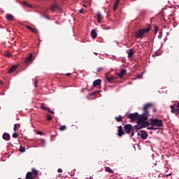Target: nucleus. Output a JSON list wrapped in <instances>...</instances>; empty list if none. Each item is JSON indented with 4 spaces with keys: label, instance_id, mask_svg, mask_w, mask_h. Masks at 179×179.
Masks as SVG:
<instances>
[{
    "label": "nucleus",
    "instance_id": "f257e3e1",
    "mask_svg": "<svg viewBox=\"0 0 179 179\" xmlns=\"http://www.w3.org/2000/svg\"><path fill=\"white\" fill-rule=\"evenodd\" d=\"M150 115L149 113H146L145 112H143L141 115L138 114L137 125L138 127H139L140 129H142V128H145V127H149V125H150V123H149V122H147L148 118Z\"/></svg>",
    "mask_w": 179,
    "mask_h": 179
},
{
    "label": "nucleus",
    "instance_id": "72a5a7b5",
    "mask_svg": "<svg viewBox=\"0 0 179 179\" xmlns=\"http://www.w3.org/2000/svg\"><path fill=\"white\" fill-rule=\"evenodd\" d=\"M4 56L6 57L7 58H10V55L8 52L4 53Z\"/></svg>",
    "mask_w": 179,
    "mask_h": 179
},
{
    "label": "nucleus",
    "instance_id": "37998d69",
    "mask_svg": "<svg viewBox=\"0 0 179 179\" xmlns=\"http://www.w3.org/2000/svg\"><path fill=\"white\" fill-rule=\"evenodd\" d=\"M148 129H155L153 126H152L151 127H148Z\"/></svg>",
    "mask_w": 179,
    "mask_h": 179
},
{
    "label": "nucleus",
    "instance_id": "dca6fc26",
    "mask_svg": "<svg viewBox=\"0 0 179 179\" xmlns=\"http://www.w3.org/2000/svg\"><path fill=\"white\" fill-rule=\"evenodd\" d=\"M96 17L97 19L98 23H101V20H103V16H101V14H100V13H98L96 15Z\"/></svg>",
    "mask_w": 179,
    "mask_h": 179
},
{
    "label": "nucleus",
    "instance_id": "20e7f679",
    "mask_svg": "<svg viewBox=\"0 0 179 179\" xmlns=\"http://www.w3.org/2000/svg\"><path fill=\"white\" fill-rule=\"evenodd\" d=\"M150 124L152 127H163V121L159 119H151Z\"/></svg>",
    "mask_w": 179,
    "mask_h": 179
},
{
    "label": "nucleus",
    "instance_id": "e433bc0d",
    "mask_svg": "<svg viewBox=\"0 0 179 179\" xmlns=\"http://www.w3.org/2000/svg\"><path fill=\"white\" fill-rule=\"evenodd\" d=\"M17 136H18L17 133H14V134H13V138H17Z\"/></svg>",
    "mask_w": 179,
    "mask_h": 179
},
{
    "label": "nucleus",
    "instance_id": "6ab92c4d",
    "mask_svg": "<svg viewBox=\"0 0 179 179\" xmlns=\"http://www.w3.org/2000/svg\"><path fill=\"white\" fill-rule=\"evenodd\" d=\"M91 37L92 38H96L97 37V32H96V29H92Z\"/></svg>",
    "mask_w": 179,
    "mask_h": 179
},
{
    "label": "nucleus",
    "instance_id": "6e6d98bb",
    "mask_svg": "<svg viewBox=\"0 0 179 179\" xmlns=\"http://www.w3.org/2000/svg\"><path fill=\"white\" fill-rule=\"evenodd\" d=\"M46 19H48V17H46Z\"/></svg>",
    "mask_w": 179,
    "mask_h": 179
},
{
    "label": "nucleus",
    "instance_id": "5701e85b",
    "mask_svg": "<svg viewBox=\"0 0 179 179\" xmlns=\"http://www.w3.org/2000/svg\"><path fill=\"white\" fill-rule=\"evenodd\" d=\"M105 170L106 171H107L108 173H111L112 174H114V171H113V169H111L110 167L108 166H106L105 167Z\"/></svg>",
    "mask_w": 179,
    "mask_h": 179
},
{
    "label": "nucleus",
    "instance_id": "2f4dec72",
    "mask_svg": "<svg viewBox=\"0 0 179 179\" xmlns=\"http://www.w3.org/2000/svg\"><path fill=\"white\" fill-rule=\"evenodd\" d=\"M59 129L60 131H65V129H66V126L62 125V126H61V127L59 128Z\"/></svg>",
    "mask_w": 179,
    "mask_h": 179
},
{
    "label": "nucleus",
    "instance_id": "864d4df0",
    "mask_svg": "<svg viewBox=\"0 0 179 179\" xmlns=\"http://www.w3.org/2000/svg\"><path fill=\"white\" fill-rule=\"evenodd\" d=\"M153 111H154V113H156V109H154Z\"/></svg>",
    "mask_w": 179,
    "mask_h": 179
},
{
    "label": "nucleus",
    "instance_id": "393cba45",
    "mask_svg": "<svg viewBox=\"0 0 179 179\" xmlns=\"http://www.w3.org/2000/svg\"><path fill=\"white\" fill-rule=\"evenodd\" d=\"M33 176H31V173L30 172H28L27 174H26V179H33Z\"/></svg>",
    "mask_w": 179,
    "mask_h": 179
},
{
    "label": "nucleus",
    "instance_id": "4c0bfd02",
    "mask_svg": "<svg viewBox=\"0 0 179 179\" xmlns=\"http://www.w3.org/2000/svg\"><path fill=\"white\" fill-rule=\"evenodd\" d=\"M170 108H171V113H172V111L173 110H174L176 108H174V105H171V106H170Z\"/></svg>",
    "mask_w": 179,
    "mask_h": 179
},
{
    "label": "nucleus",
    "instance_id": "09e8293b",
    "mask_svg": "<svg viewBox=\"0 0 179 179\" xmlns=\"http://www.w3.org/2000/svg\"><path fill=\"white\" fill-rule=\"evenodd\" d=\"M83 6H84L85 8H87V6L86 4H83Z\"/></svg>",
    "mask_w": 179,
    "mask_h": 179
},
{
    "label": "nucleus",
    "instance_id": "f03ea898",
    "mask_svg": "<svg viewBox=\"0 0 179 179\" xmlns=\"http://www.w3.org/2000/svg\"><path fill=\"white\" fill-rule=\"evenodd\" d=\"M139 129H141L138 125H135L134 127H132L131 124L124 125V131L126 134H130L131 136H134V135H135V132H138Z\"/></svg>",
    "mask_w": 179,
    "mask_h": 179
},
{
    "label": "nucleus",
    "instance_id": "a878e982",
    "mask_svg": "<svg viewBox=\"0 0 179 179\" xmlns=\"http://www.w3.org/2000/svg\"><path fill=\"white\" fill-rule=\"evenodd\" d=\"M144 73H145V71H143L141 73L138 74L136 76V79H142V78H143Z\"/></svg>",
    "mask_w": 179,
    "mask_h": 179
},
{
    "label": "nucleus",
    "instance_id": "473e14b6",
    "mask_svg": "<svg viewBox=\"0 0 179 179\" xmlns=\"http://www.w3.org/2000/svg\"><path fill=\"white\" fill-rule=\"evenodd\" d=\"M46 118L48 121H51L52 120V117L49 114H47Z\"/></svg>",
    "mask_w": 179,
    "mask_h": 179
},
{
    "label": "nucleus",
    "instance_id": "ea45409f",
    "mask_svg": "<svg viewBox=\"0 0 179 179\" xmlns=\"http://www.w3.org/2000/svg\"><path fill=\"white\" fill-rule=\"evenodd\" d=\"M41 143L45 144V140L41 139Z\"/></svg>",
    "mask_w": 179,
    "mask_h": 179
},
{
    "label": "nucleus",
    "instance_id": "8fccbe9b",
    "mask_svg": "<svg viewBox=\"0 0 179 179\" xmlns=\"http://www.w3.org/2000/svg\"><path fill=\"white\" fill-rule=\"evenodd\" d=\"M177 108L179 109V102L177 104Z\"/></svg>",
    "mask_w": 179,
    "mask_h": 179
},
{
    "label": "nucleus",
    "instance_id": "7ed1b4c3",
    "mask_svg": "<svg viewBox=\"0 0 179 179\" xmlns=\"http://www.w3.org/2000/svg\"><path fill=\"white\" fill-rule=\"evenodd\" d=\"M150 29H152V26L150 24H148L147 26V28H143L141 29H139L136 33V37L137 38H143V35L145 34V33H148V31H150Z\"/></svg>",
    "mask_w": 179,
    "mask_h": 179
},
{
    "label": "nucleus",
    "instance_id": "9b49d317",
    "mask_svg": "<svg viewBox=\"0 0 179 179\" xmlns=\"http://www.w3.org/2000/svg\"><path fill=\"white\" fill-rule=\"evenodd\" d=\"M27 29L35 34H38V30H37L36 28H33L32 27L28 25L27 26Z\"/></svg>",
    "mask_w": 179,
    "mask_h": 179
},
{
    "label": "nucleus",
    "instance_id": "9d476101",
    "mask_svg": "<svg viewBox=\"0 0 179 179\" xmlns=\"http://www.w3.org/2000/svg\"><path fill=\"white\" fill-rule=\"evenodd\" d=\"M117 135L120 138H121L122 135H125V132L124 131V130H122V126L118 127Z\"/></svg>",
    "mask_w": 179,
    "mask_h": 179
},
{
    "label": "nucleus",
    "instance_id": "a19ab883",
    "mask_svg": "<svg viewBox=\"0 0 179 179\" xmlns=\"http://www.w3.org/2000/svg\"><path fill=\"white\" fill-rule=\"evenodd\" d=\"M57 172H58V173H62V169H59L57 170Z\"/></svg>",
    "mask_w": 179,
    "mask_h": 179
},
{
    "label": "nucleus",
    "instance_id": "4be33fe9",
    "mask_svg": "<svg viewBox=\"0 0 179 179\" xmlns=\"http://www.w3.org/2000/svg\"><path fill=\"white\" fill-rule=\"evenodd\" d=\"M6 19H7L8 20H13L14 17L13 15H12V14H7L6 15Z\"/></svg>",
    "mask_w": 179,
    "mask_h": 179
},
{
    "label": "nucleus",
    "instance_id": "3c124183",
    "mask_svg": "<svg viewBox=\"0 0 179 179\" xmlns=\"http://www.w3.org/2000/svg\"><path fill=\"white\" fill-rule=\"evenodd\" d=\"M95 55H98L99 54L97 52L94 53Z\"/></svg>",
    "mask_w": 179,
    "mask_h": 179
},
{
    "label": "nucleus",
    "instance_id": "cd10ccee",
    "mask_svg": "<svg viewBox=\"0 0 179 179\" xmlns=\"http://www.w3.org/2000/svg\"><path fill=\"white\" fill-rule=\"evenodd\" d=\"M17 128H20V124H14V131L16 132V129H17Z\"/></svg>",
    "mask_w": 179,
    "mask_h": 179
},
{
    "label": "nucleus",
    "instance_id": "4468645a",
    "mask_svg": "<svg viewBox=\"0 0 179 179\" xmlns=\"http://www.w3.org/2000/svg\"><path fill=\"white\" fill-rule=\"evenodd\" d=\"M17 69V65H13L8 70V73H13Z\"/></svg>",
    "mask_w": 179,
    "mask_h": 179
},
{
    "label": "nucleus",
    "instance_id": "f3484780",
    "mask_svg": "<svg viewBox=\"0 0 179 179\" xmlns=\"http://www.w3.org/2000/svg\"><path fill=\"white\" fill-rule=\"evenodd\" d=\"M100 85H101V80L100 79H97L93 82L94 87H96V86H100Z\"/></svg>",
    "mask_w": 179,
    "mask_h": 179
},
{
    "label": "nucleus",
    "instance_id": "f8f14e48",
    "mask_svg": "<svg viewBox=\"0 0 179 179\" xmlns=\"http://www.w3.org/2000/svg\"><path fill=\"white\" fill-rule=\"evenodd\" d=\"M50 10L55 12V10H59V6L58 4H52L50 7Z\"/></svg>",
    "mask_w": 179,
    "mask_h": 179
},
{
    "label": "nucleus",
    "instance_id": "423d86ee",
    "mask_svg": "<svg viewBox=\"0 0 179 179\" xmlns=\"http://www.w3.org/2000/svg\"><path fill=\"white\" fill-rule=\"evenodd\" d=\"M152 103H148L144 105L143 108V113L149 114V110H150V108H152Z\"/></svg>",
    "mask_w": 179,
    "mask_h": 179
},
{
    "label": "nucleus",
    "instance_id": "ddd939ff",
    "mask_svg": "<svg viewBox=\"0 0 179 179\" xmlns=\"http://www.w3.org/2000/svg\"><path fill=\"white\" fill-rule=\"evenodd\" d=\"M127 73V70L125 69H122L120 73H117V76H119L120 78L124 77V75Z\"/></svg>",
    "mask_w": 179,
    "mask_h": 179
},
{
    "label": "nucleus",
    "instance_id": "bb28decb",
    "mask_svg": "<svg viewBox=\"0 0 179 179\" xmlns=\"http://www.w3.org/2000/svg\"><path fill=\"white\" fill-rule=\"evenodd\" d=\"M115 120L117 122H121V121H122V116L120 115L119 117H115Z\"/></svg>",
    "mask_w": 179,
    "mask_h": 179
},
{
    "label": "nucleus",
    "instance_id": "c9c22d12",
    "mask_svg": "<svg viewBox=\"0 0 179 179\" xmlns=\"http://www.w3.org/2000/svg\"><path fill=\"white\" fill-rule=\"evenodd\" d=\"M103 67H99L97 69V72H101V71H103Z\"/></svg>",
    "mask_w": 179,
    "mask_h": 179
},
{
    "label": "nucleus",
    "instance_id": "f704fd0d",
    "mask_svg": "<svg viewBox=\"0 0 179 179\" xmlns=\"http://www.w3.org/2000/svg\"><path fill=\"white\" fill-rule=\"evenodd\" d=\"M158 30H159V27L155 26V34H157Z\"/></svg>",
    "mask_w": 179,
    "mask_h": 179
},
{
    "label": "nucleus",
    "instance_id": "2eb2a0df",
    "mask_svg": "<svg viewBox=\"0 0 179 179\" xmlns=\"http://www.w3.org/2000/svg\"><path fill=\"white\" fill-rule=\"evenodd\" d=\"M3 139L4 141H10V135L8 133L3 134Z\"/></svg>",
    "mask_w": 179,
    "mask_h": 179
},
{
    "label": "nucleus",
    "instance_id": "49530a36",
    "mask_svg": "<svg viewBox=\"0 0 179 179\" xmlns=\"http://www.w3.org/2000/svg\"><path fill=\"white\" fill-rule=\"evenodd\" d=\"M2 85H3V82L0 80V86Z\"/></svg>",
    "mask_w": 179,
    "mask_h": 179
},
{
    "label": "nucleus",
    "instance_id": "aec40b11",
    "mask_svg": "<svg viewBox=\"0 0 179 179\" xmlns=\"http://www.w3.org/2000/svg\"><path fill=\"white\" fill-rule=\"evenodd\" d=\"M118 5H120V0H116L114 6H113V10H117V8H118Z\"/></svg>",
    "mask_w": 179,
    "mask_h": 179
},
{
    "label": "nucleus",
    "instance_id": "58836bf2",
    "mask_svg": "<svg viewBox=\"0 0 179 179\" xmlns=\"http://www.w3.org/2000/svg\"><path fill=\"white\" fill-rule=\"evenodd\" d=\"M36 134H37L38 135H43V132H41V131H37Z\"/></svg>",
    "mask_w": 179,
    "mask_h": 179
},
{
    "label": "nucleus",
    "instance_id": "603ef678",
    "mask_svg": "<svg viewBox=\"0 0 179 179\" xmlns=\"http://www.w3.org/2000/svg\"><path fill=\"white\" fill-rule=\"evenodd\" d=\"M24 5H27V3H26L25 1H24Z\"/></svg>",
    "mask_w": 179,
    "mask_h": 179
},
{
    "label": "nucleus",
    "instance_id": "c03bdc74",
    "mask_svg": "<svg viewBox=\"0 0 179 179\" xmlns=\"http://www.w3.org/2000/svg\"><path fill=\"white\" fill-rule=\"evenodd\" d=\"M71 73H67L66 74V76H71Z\"/></svg>",
    "mask_w": 179,
    "mask_h": 179
},
{
    "label": "nucleus",
    "instance_id": "6e6552de",
    "mask_svg": "<svg viewBox=\"0 0 179 179\" xmlns=\"http://www.w3.org/2000/svg\"><path fill=\"white\" fill-rule=\"evenodd\" d=\"M41 108L45 111H48V113H50V114H55L54 111L51 110V109L45 106V103H41Z\"/></svg>",
    "mask_w": 179,
    "mask_h": 179
},
{
    "label": "nucleus",
    "instance_id": "1a4fd4ad",
    "mask_svg": "<svg viewBox=\"0 0 179 179\" xmlns=\"http://www.w3.org/2000/svg\"><path fill=\"white\" fill-rule=\"evenodd\" d=\"M138 135L141 136V139H146V138H148V133L143 130L140 131Z\"/></svg>",
    "mask_w": 179,
    "mask_h": 179
},
{
    "label": "nucleus",
    "instance_id": "4d7b16f0",
    "mask_svg": "<svg viewBox=\"0 0 179 179\" xmlns=\"http://www.w3.org/2000/svg\"><path fill=\"white\" fill-rule=\"evenodd\" d=\"M18 179H22V178H18Z\"/></svg>",
    "mask_w": 179,
    "mask_h": 179
},
{
    "label": "nucleus",
    "instance_id": "c756f323",
    "mask_svg": "<svg viewBox=\"0 0 179 179\" xmlns=\"http://www.w3.org/2000/svg\"><path fill=\"white\" fill-rule=\"evenodd\" d=\"M100 92H101V91L96 90L94 92L90 94V96H95V94H99V93H100Z\"/></svg>",
    "mask_w": 179,
    "mask_h": 179
},
{
    "label": "nucleus",
    "instance_id": "b1692460",
    "mask_svg": "<svg viewBox=\"0 0 179 179\" xmlns=\"http://www.w3.org/2000/svg\"><path fill=\"white\" fill-rule=\"evenodd\" d=\"M31 173V176H38V171L34 169H32V171L29 172Z\"/></svg>",
    "mask_w": 179,
    "mask_h": 179
},
{
    "label": "nucleus",
    "instance_id": "a18cd8bd",
    "mask_svg": "<svg viewBox=\"0 0 179 179\" xmlns=\"http://www.w3.org/2000/svg\"><path fill=\"white\" fill-rule=\"evenodd\" d=\"M80 13H83V9L80 10Z\"/></svg>",
    "mask_w": 179,
    "mask_h": 179
},
{
    "label": "nucleus",
    "instance_id": "c85d7f7f",
    "mask_svg": "<svg viewBox=\"0 0 179 179\" xmlns=\"http://www.w3.org/2000/svg\"><path fill=\"white\" fill-rule=\"evenodd\" d=\"M20 152L21 153H24V152H26V148H24V147H23V146H21V147L20 148Z\"/></svg>",
    "mask_w": 179,
    "mask_h": 179
},
{
    "label": "nucleus",
    "instance_id": "de8ad7c7",
    "mask_svg": "<svg viewBox=\"0 0 179 179\" xmlns=\"http://www.w3.org/2000/svg\"><path fill=\"white\" fill-rule=\"evenodd\" d=\"M35 86L37 87V81H35Z\"/></svg>",
    "mask_w": 179,
    "mask_h": 179
},
{
    "label": "nucleus",
    "instance_id": "39448f33",
    "mask_svg": "<svg viewBox=\"0 0 179 179\" xmlns=\"http://www.w3.org/2000/svg\"><path fill=\"white\" fill-rule=\"evenodd\" d=\"M127 118H129V120H131V122H134V121H138V118H139V113H131L129 114L127 116Z\"/></svg>",
    "mask_w": 179,
    "mask_h": 179
},
{
    "label": "nucleus",
    "instance_id": "79ce46f5",
    "mask_svg": "<svg viewBox=\"0 0 179 179\" xmlns=\"http://www.w3.org/2000/svg\"><path fill=\"white\" fill-rule=\"evenodd\" d=\"M170 176H171V173H169V174L164 175V177H169Z\"/></svg>",
    "mask_w": 179,
    "mask_h": 179
},
{
    "label": "nucleus",
    "instance_id": "7c9ffc66",
    "mask_svg": "<svg viewBox=\"0 0 179 179\" xmlns=\"http://www.w3.org/2000/svg\"><path fill=\"white\" fill-rule=\"evenodd\" d=\"M171 113H173V114H176V115H178V114H179V109L176 108L174 110H173Z\"/></svg>",
    "mask_w": 179,
    "mask_h": 179
},
{
    "label": "nucleus",
    "instance_id": "5fc2aeb1",
    "mask_svg": "<svg viewBox=\"0 0 179 179\" xmlns=\"http://www.w3.org/2000/svg\"><path fill=\"white\" fill-rule=\"evenodd\" d=\"M85 2H87V1H86V0H83Z\"/></svg>",
    "mask_w": 179,
    "mask_h": 179
},
{
    "label": "nucleus",
    "instance_id": "0eeeda50",
    "mask_svg": "<svg viewBox=\"0 0 179 179\" xmlns=\"http://www.w3.org/2000/svg\"><path fill=\"white\" fill-rule=\"evenodd\" d=\"M33 62V54H30L27 59L24 60V64L29 65Z\"/></svg>",
    "mask_w": 179,
    "mask_h": 179
},
{
    "label": "nucleus",
    "instance_id": "412c9836",
    "mask_svg": "<svg viewBox=\"0 0 179 179\" xmlns=\"http://www.w3.org/2000/svg\"><path fill=\"white\" fill-rule=\"evenodd\" d=\"M134 56V49H130L128 52V58H132Z\"/></svg>",
    "mask_w": 179,
    "mask_h": 179
},
{
    "label": "nucleus",
    "instance_id": "a211bd4d",
    "mask_svg": "<svg viewBox=\"0 0 179 179\" xmlns=\"http://www.w3.org/2000/svg\"><path fill=\"white\" fill-rule=\"evenodd\" d=\"M106 78L108 82H110V83H114V81L115 80V78H114V76L108 77L106 76Z\"/></svg>",
    "mask_w": 179,
    "mask_h": 179
}]
</instances>
